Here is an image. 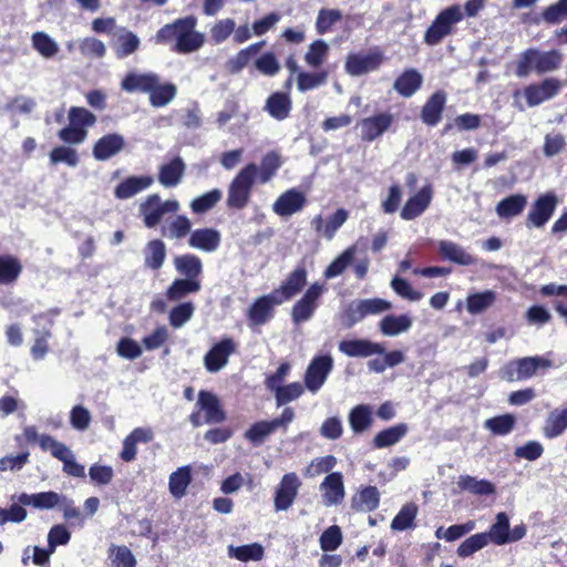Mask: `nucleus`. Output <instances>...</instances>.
Returning <instances> with one entry per match:
<instances>
[{"instance_id":"1","label":"nucleus","mask_w":567,"mask_h":567,"mask_svg":"<svg viewBox=\"0 0 567 567\" xmlns=\"http://www.w3.org/2000/svg\"><path fill=\"white\" fill-rule=\"evenodd\" d=\"M197 19L193 16L175 20L173 23L165 24L156 35V43H172V50L187 54L199 50L205 37L196 31Z\"/></svg>"},{"instance_id":"2","label":"nucleus","mask_w":567,"mask_h":567,"mask_svg":"<svg viewBox=\"0 0 567 567\" xmlns=\"http://www.w3.org/2000/svg\"><path fill=\"white\" fill-rule=\"evenodd\" d=\"M563 62L564 54L559 50L529 48L519 54L515 73L518 78H526L530 73H551L560 69Z\"/></svg>"},{"instance_id":"3","label":"nucleus","mask_w":567,"mask_h":567,"mask_svg":"<svg viewBox=\"0 0 567 567\" xmlns=\"http://www.w3.org/2000/svg\"><path fill=\"white\" fill-rule=\"evenodd\" d=\"M257 176L258 166L255 163H249L239 169L227 188L228 208L240 210L249 204Z\"/></svg>"},{"instance_id":"4","label":"nucleus","mask_w":567,"mask_h":567,"mask_svg":"<svg viewBox=\"0 0 567 567\" xmlns=\"http://www.w3.org/2000/svg\"><path fill=\"white\" fill-rule=\"evenodd\" d=\"M463 18V10L458 4L445 8L426 29L424 42L431 47L437 45L444 38L452 34L455 24L461 22Z\"/></svg>"},{"instance_id":"5","label":"nucleus","mask_w":567,"mask_h":567,"mask_svg":"<svg viewBox=\"0 0 567 567\" xmlns=\"http://www.w3.org/2000/svg\"><path fill=\"white\" fill-rule=\"evenodd\" d=\"M563 89V82L556 78H546L545 80L525 86L523 90L514 92L513 97L518 105V100L524 97L529 107L537 106L546 101L554 99Z\"/></svg>"},{"instance_id":"6","label":"nucleus","mask_w":567,"mask_h":567,"mask_svg":"<svg viewBox=\"0 0 567 567\" xmlns=\"http://www.w3.org/2000/svg\"><path fill=\"white\" fill-rule=\"evenodd\" d=\"M550 367L551 361L546 358L525 357L505 364L499 371V377L507 382L526 380L535 375L538 369H548Z\"/></svg>"},{"instance_id":"7","label":"nucleus","mask_w":567,"mask_h":567,"mask_svg":"<svg viewBox=\"0 0 567 567\" xmlns=\"http://www.w3.org/2000/svg\"><path fill=\"white\" fill-rule=\"evenodd\" d=\"M181 208L176 199L163 202L159 195L152 194L140 204V215L147 228L156 227L163 219L165 214L177 213Z\"/></svg>"},{"instance_id":"8","label":"nucleus","mask_w":567,"mask_h":567,"mask_svg":"<svg viewBox=\"0 0 567 567\" xmlns=\"http://www.w3.org/2000/svg\"><path fill=\"white\" fill-rule=\"evenodd\" d=\"M333 369L331 354H319L312 358L305 372V386L312 394L317 393L326 383Z\"/></svg>"},{"instance_id":"9","label":"nucleus","mask_w":567,"mask_h":567,"mask_svg":"<svg viewBox=\"0 0 567 567\" xmlns=\"http://www.w3.org/2000/svg\"><path fill=\"white\" fill-rule=\"evenodd\" d=\"M295 419V412L291 408H286L281 415L271 421H259L254 423L244 434L245 439L254 445L261 444L267 436L279 427H287Z\"/></svg>"},{"instance_id":"10","label":"nucleus","mask_w":567,"mask_h":567,"mask_svg":"<svg viewBox=\"0 0 567 567\" xmlns=\"http://www.w3.org/2000/svg\"><path fill=\"white\" fill-rule=\"evenodd\" d=\"M326 291L321 284H312L303 296L293 305L291 309V319L293 323L299 324L310 320L318 308L319 299Z\"/></svg>"},{"instance_id":"11","label":"nucleus","mask_w":567,"mask_h":567,"mask_svg":"<svg viewBox=\"0 0 567 567\" xmlns=\"http://www.w3.org/2000/svg\"><path fill=\"white\" fill-rule=\"evenodd\" d=\"M485 534L489 543L502 546L522 539L526 535V527L520 524L511 529L508 516L505 513H498L489 532Z\"/></svg>"},{"instance_id":"12","label":"nucleus","mask_w":567,"mask_h":567,"mask_svg":"<svg viewBox=\"0 0 567 567\" xmlns=\"http://www.w3.org/2000/svg\"><path fill=\"white\" fill-rule=\"evenodd\" d=\"M384 60L383 53L378 49L367 53H352L347 56L344 70L351 76H360L377 71Z\"/></svg>"},{"instance_id":"13","label":"nucleus","mask_w":567,"mask_h":567,"mask_svg":"<svg viewBox=\"0 0 567 567\" xmlns=\"http://www.w3.org/2000/svg\"><path fill=\"white\" fill-rule=\"evenodd\" d=\"M237 350V343L231 338H223L215 343L204 355V367L210 373H216L224 369L229 357Z\"/></svg>"},{"instance_id":"14","label":"nucleus","mask_w":567,"mask_h":567,"mask_svg":"<svg viewBox=\"0 0 567 567\" xmlns=\"http://www.w3.org/2000/svg\"><path fill=\"white\" fill-rule=\"evenodd\" d=\"M558 198L553 193L540 195L532 205L527 214V226L542 228L554 215Z\"/></svg>"},{"instance_id":"15","label":"nucleus","mask_w":567,"mask_h":567,"mask_svg":"<svg viewBox=\"0 0 567 567\" xmlns=\"http://www.w3.org/2000/svg\"><path fill=\"white\" fill-rule=\"evenodd\" d=\"M394 121L391 113H379L373 116L362 118L357 127L360 130L362 141L372 142L386 132Z\"/></svg>"},{"instance_id":"16","label":"nucleus","mask_w":567,"mask_h":567,"mask_svg":"<svg viewBox=\"0 0 567 567\" xmlns=\"http://www.w3.org/2000/svg\"><path fill=\"white\" fill-rule=\"evenodd\" d=\"M307 204L305 193L297 188L284 192L272 204V212L280 217H289L303 209Z\"/></svg>"},{"instance_id":"17","label":"nucleus","mask_w":567,"mask_h":567,"mask_svg":"<svg viewBox=\"0 0 567 567\" xmlns=\"http://www.w3.org/2000/svg\"><path fill=\"white\" fill-rule=\"evenodd\" d=\"M339 351L350 358H368L384 353V347L380 342L368 339H344L338 344Z\"/></svg>"},{"instance_id":"18","label":"nucleus","mask_w":567,"mask_h":567,"mask_svg":"<svg viewBox=\"0 0 567 567\" xmlns=\"http://www.w3.org/2000/svg\"><path fill=\"white\" fill-rule=\"evenodd\" d=\"M187 244L193 249L214 252L221 244V234L218 229L212 227L197 228L192 231Z\"/></svg>"},{"instance_id":"19","label":"nucleus","mask_w":567,"mask_h":567,"mask_svg":"<svg viewBox=\"0 0 567 567\" xmlns=\"http://www.w3.org/2000/svg\"><path fill=\"white\" fill-rule=\"evenodd\" d=\"M278 305H281V302L272 291L256 299L247 311L250 324H265L272 317L274 307Z\"/></svg>"},{"instance_id":"20","label":"nucleus","mask_w":567,"mask_h":567,"mask_svg":"<svg viewBox=\"0 0 567 567\" xmlns=\"http://www.w3.org/2000/svg\"><path fill=\"white\" fill-rule=\"evenodd\" d=\"M307 284V270L305 267H298L292 270L281 282L278 289L272 292L284 303L297 296Z\"/></svg>"},{"instance_id":"21","label":"nucleus","mask_w":567,"mask_h":567,"mask_svg":"<svg viewBox=\"0 0 567 567\" xmlns=\"http://www.w3.org/2000/svg\"><path fill=\"white\" fill-rule=\"evenodd\" d=\"M432 198V186H423L414 196L406 200L400 213L401 218L404 220H412L419 217L430 206Z\"/></svg>"},{"instance_id":"22","label":"nucleus","mask_w":567,"mask_h":567,"mask_svg":"<svg viewBox=\"0 0 567 567\" xmlns=\"http://www.w3.org/2000/svg\"><path fill=\"white\" fill-rule=\"evenodd\" d=\"M196 406L204 412L205 423H221L226 420L219 399L212 392L200 391Z\"/></svg>"},{"instance_id":"23","label":"nucleus","mask_w":567,"mask_h":567,"mask_svg":"<svg viewBox=\"0 0 567 567\" xmlns=\"http://www.w3.org/2000/svg\"><path fill=\"white\" fill-rule=\"evenodd\" d=\"M112 48L118 59H124L135 53L141 44L140 38L126 28H117L113 33Z\"/></svg>"},{"instance_id":"24","label":"nucleus","mask_w":567,"mask_h":567,"mask_svg":"<svg viewBox=\"0 0 567 567\" xmlns=\"http://www.w3.org/2000/svg\"><path fill=\"white\" fill-rule=\"evenodd\" d=\"M186 165L182 157L175 156L158 167V182L164 187L177 186L184 175Z\"/></svg>"},{"instance_id":"25","label":"nucleus","mask_w":567,"mask_h":567,"mask_svg":"<svg viewBox=\"0 0 567 567\" xmlns=\"http://www.w3.org/2000/svg\"><path fill=\"white\" fill-rule=\"evenodd\" d=\"M437 249L440 255L451 262L462 266H472L477 262V258L475 256L452 240H440L437 243Z\"/></svg>"},{"instance_id":"26","label":"nucleus","mask_w":567,"mask_h":567,"mask_svg":"<svg viewBox=\"0 0 567 567\" xmlns=\"http://www.w3.org/2000/svg\"><path fill=\"white\" fill-rule=\"evenodd\" d=\"M157 74L153 72H128L121 82V89L127 93H147L157 83Z\"/></svg>"},{"instance_id":"27","label":"nucleus","mask_w":567,"mask_h":567,"mask_svg":"<svg viewBox=\"0 0 567 567\" xmlns=\"http://www.w3.org/2000/svg\"><path fill=\"white\" fill-rule=\"evenodd\" d=\"M413 326V319L408 313L386 315L378 323L384 337H396L408 332Z\"/></svg>"},{"instance_id":"28","label":"nucleus","mask_w":567,"mask_h":567,"mask_svg":"<svg viewBox=\"0 0 567 567\" xmlns=\"http://www.w3.org/2000/svg\"><path fill=\"white\" fill-rule=\"evenodd\" d=\"M125 145L121 134H107L99 138L93 146V156L97 161H106L120 153Z\"/></svg>"},{"instance_id":"29","label":"nucleus","mask_w":567,"mask_h":567,"mask_svg":"<svg viewBox=\"0 0 567 567\" xmlns=\"http://www.w3.org/2000/svg\"><path fill=\"white\" fill-rule=\"evenodd\" d=\"M446 103V94L443 91L433 93L421 111V118L423 123L429 126H435L442 118V113Z\"/></svg>"},{"instance_id":"30","label":"nucleus","mask_w":567,"mask_h":567,"mask_svg":"<svg viewBox=\"0 0 567 567\" xmlns=\"http://www.w3.org/2000/svg\"><path fill=\"white\" fill-rule=\"evenodd\" d=\"M292 101L289 94L275 92L266 100L264 110L276 121H285L290 116Z\"/></svg>"},{"instance_id":"31","label":"nucleus","mask_w":567,"mask_h":567,"mask_svg":"<svg viewBox=\"0 0 567 567\" xmlns=\"http://www.w3.org/2000/svg\"><path fill=\"white\" fill-rule=\"evenodd\" d=\"M154 179L152 176H131L121 182L114 190V195L118 199H127L152 186Z\"/></svg>"},{"instance_id":"32","label":"nucleus","mask_w":567,"mask_h":567,"mask_svg":"<svg viewBox=\"0 0 567 567\" xmlns=\"http://www.w3.org/2000/svg\"><path fill=\"white\" fill-rule=\"evenodd\" d=\"M176 271L186 279H199L203 274L202 259L194 254H184L173 259Z\"/></svg>"},{"instance_id":"33","label":"nucleus","mask_w":567,"mask_h":567,"mask_svg":"<svg viewBox=\"0 0 567 567\" xmlns=\"http://www.w3.org/2000/svg\"><path fill=\"white\" fill-rule=\"evenodd\" d=\"M192 226L193 224L187 216L175 215L167 219L162 227V235L173 240H181L190 236Z\"/></svg>"},{"instance_id":"34","label":"nucleus","mask_w":567,"mask_h":567,"mask_svg":"<svg viewBox=\"0 0 567 567\" xmlns=\"http://www.w3.org/2000/svg\"><path fill=\"white\" fill-rule=\"evenodd\" d=\"M527 205V197L523 194H514L503 198L495 207L497 216L502 219H511L519 216Z\"/></svg>"},{"instance_id":"35","label":"nucleus","mask_w":567,"mask_h":567,"mask_svg":"<svg viewBox=\"0 0 567 567\" xmlns=\"http://www.w3.org/2000/svg\"><path fill=\"white\" fill-rule=\"evenodd\" d=\"M373 423V408L368 404H359L349 412V424L354 434H361L369 430Z\"/></svg>"},{"instance_id":"36","label":"nucleus","mask_w":567,"mask_h":567,"mask_svg":"<svg viewBox=\"0 0 567 567\" xmlns=\"http://www.w3.org/2000/svg\"><path fill=\"white\" fill-rule=\"evenodd\" d=\"M423 76L415 69L405 70L394 82V90L404 97L412 96L422 85Z\"/></svg>"},{"instance_id":"37","label":"nucleus","mask_w":567,"mask_h":567,"mask_svg":"<svg viewBox=\"0 0 567 567\" xmlns=\"http://www.w3.org/2000/svg\"><path fill=\"white\" fill-rule=\"evenodd\" d=\"M227 554L229 558L243 563L259 561L264 557L265 549L264 546L259 543H252L241 546L229 545L227 547Z\"/></svg>"},{"instance_id":"38","label":"nucleus","mask_w":567,"mask_h":567,"mask_svg":"<svg viewBox=\"0 0 567 567\" xmlns=\"http://www.w3.org/2000/svg\"><path fill=\"white\" fill-rule=\"evenodd\" d=\"M567 430V406L553 410L545 422L543 432L548 439L561 435Z\"/></svg>"},{"instance_id":"39","label":"nucleus","mask_w":567,"mask_h":567,"mask_svg":"<svg viewBox=\"0 0 567 567\" xmlns=\"http://www.w3.org/2000/svg\"><path fill=\"white\" fill-rule=\"evenodd\" d=\"M166 258V246L161 239L150 240L144 248V264L147 268L159 269Z\"/></svg>"},{"instance_id":"40","label":"nucleus","mask_w":567,"mask_h":567,"mask_svg":"<svg viewBox=\"0 0 567 567\" xmlns=\"http://www.w3.org/2000/svg\"><path fill=\"white\" fill-rule=\"evenodd\" d=\"M202 288L199 279H175L166 290V297L171 301H177L189 293L198 292Z\"/></svg>"},{"instance_id":"41","label":"nucleus","mask_w":567,"mask_h":567,"mask_svg":"<svg viewBox=\"0 0 567 567\" xmlns=\"http://www.w3.org/2000/svg\"><path fill=\"white\" fill-rule=\"evenodd\" d=\"M264 44L265 41H260L258 43L250 44L249 47L240 50L235 56L227 61V70L230 73H238L239 71H241L251 62V60L260 51Z\"/></svg>"},{"instance_id":"42","label":"nucleus","mask_w":567,"mask_h":567,"mask_svg":"<svg viewBox=\"0 0 567 567\" xmlns=\"http://www.w3.org/2000/svg\"><path fill=\"white\" fill-rule=\"evenodd\" d=\"M32 48L44 59L54 58L60 47L58 42L43 31L34 32L31 37Z\"/></svg>"},{"instance_id":"43","label":"nucleus","mask_w":567,"mask_h":567,"mask_svg":"<svg viewBox=\"0 0 567 567\" xmlns=\"http://www.w3.org/2000/svg\"><path fill=\"white\" fill-rule=\"evenodd\" d=\"M461 492L475 495H491L495 493L494 485L487 480H477L470 475H461L457 481Z\"/></svg>"},{"instance_id":"44","label":"nucleus","mask_w":567,"mask_h":567,"mask_svg":"<svg viewBox=\"0 0 567 567\" xmlns=\"http://www.w3.org/2000/svg\"><path fill=\"white\" fill-rule=\"evenodd\" d=\"M177 89L172 83H161L157 76V83L148 92L150 103L155 107H163L167 105L176 96Z\"/></svg>"},{"instance_id":"45","label":"nucleus","mask_w":567,"mask_h":567,"mask_svg":"<svg viewBox=\"0 0 567 567\" xmlns=\"http://www.w3.org/2000/svg\"><path fill=\"white\" fill-rule=\"evenodd\" d=\"M408 433V425L404 423L395 424L379 432L373 440L377 449H383L396 444Z\"/></svg>"},{"instance_id":"46","label":"nucleus","mask_w":567,"mask_h":567,"mask_svg":"<svg viewBox=\"0 0 567 567\" xmlns=\"http://www.w3.org/2000/svg\"><path fill=\"white\" fill-rule=\"evenodd\" d=\"M22 271L20 261L13 256L0 257V284L9 285L14 282Z\"/></svg>"},{"instance_id":"47","label":"nucleus","mask_w":567,"mask_h":567,"mask_svg":"<svg viewBox=\"0 0 567 567\" xmlns=\"http://www.w3.org/2000/svg\"><path fill=\"white\" fill-rule=\"evenodd\" d=\"M496 300V295L492 290L470 295L466 299L467 311L477 315L488 309Z\"/></svg>"},{"instance_id":"48","label":"nucleus","mask_w":567,"mask_h":567,"mask_svg":"<svg viewBox=\"0 0 567 567\" xmlns=\"http://www.w3.org/2000/svg\"><path fill=\"white\" fill-rule=\"evenodd\" d=\"M328 79V72L327 71H320V72H298V75L296 78L297 80V87L300 92H307L310 90H315L321 85H323L327 82Z\"/></svg>"},{"instance_id":"49","label":"nucleus","mask_w":567,"mask_h":567,"mask_svg":"<svg viewBox=\"0 0 567 567\" xmlns=\"http://www.w3.org/2000/svg\"><path fill=\"white\" fill-rule=\"evenodd\" d=\"M281 166V159L276 152L267 153L262 159L261 165L258 167V176L260 183H268Z\"/></svg>"},{"instance_id":"50","label":"nucleus","mask_w":567,"mask_h":567,"mask_svg":"<svg viewBox=\"0 0 567 567\" xmlns=\"http://www.w3.org/2000/svg\"><path fill=\"white\" fill-rule=\"evenodd\" d=\"M357 247L351 246L340 254L324 270V277L331 279L340 276L353 260Z\"/></svg>"},{"instance_id":"51","label":"nucleus","mask_w":567,"mask_h":567,"mask_svg":"<svg viewBox=\"0 0 567 567\" xmlns=\"http://www.w3.org/2000/svg\"><path fill=\"white\" fill-rule=\"evenodd\" d=\"M78 48L80 53L89 59H102L106 54L105 44L94 37L80 39L78 41Z\"/></svg>"},{"instance_id":"52","label":"nucleus","mask_w":567,"mask_h":567,"mask_svg":"<svg viewBox=\"0 0 567 567\" xmlns=\"http://www.w3.org/2000/svg\"><path fill=\"white\" fill-rule=\"evenodd\" d=\"M69 125L86 130L96 122V116L85 107L72 106L68 113Z\"/></svg>"},{"instance_id":"53","label":"nucleus","mask_w":567,"mask_h":567,"mask_svg":"<svg viewBox=\"0 0 567 567\" xmlns=\"http://www.w3.org/2000/svg\"><path fill=\"white\" fill-rule=\"evenodd\" d=\"M220 189H212L202 196L194 198L190 203V209L194 214H204L210 210L221 199Z\"/></svg>"},{"instance_id":"54","label":"nucleus","mask_w":567,"mask_h":567,"mask_svg":"<svg viewBox=\"0 0 567 567\" xmlns=\"http://www.w3.org/2000/svg\"><path fill=\"white\" fill-rule=\"evenodd\" d=\"M516 419L512 414H503L495 417L487 419L484 422L485 429L494 435H506L514 429Z\"/></svg>"},{"instance_id":"55","label":"nucleus","mask_w":567,"mask_h":567,"mask_svg":"<svg viewBox=\"0 0 567 567\" xmlns=\"http://www.w3.org/2000/svg\"><path fill=\"white\" fill-rule=\"evenodd\" d=\"M417 514V507L413 503H408L404 505L401 511L396 514L391 523V528L393 530H405L413 526L414 519Z\"/></svg>"},{"instance_id":"56","label":"nucleus","mask_w":567,"mask_h":567,"mask_svg":"<svg viewBox=\"0 0 567 567\" xmlns=\"http://www.w3.org/2000/svg\"><path fill=\"white\" fill-rule=\"evenodd\" d=\"M195 311L193 302H183L174 307L168 316L169 324L173 328H182L187 321L190 320Z\"/></svg>"},{"instance_id":"57","label":"nucleus","mask_w":567,"mask_h":567,"mask_svg":"<svg viewBox=\"0 0 567 567\" xmlns=\"http://www.w3.org/2000/svg\"><path fill=\"white\" fill-rule=\"evenodd\" d=\"M190 483V467L183 466L172 473L169 477V491L174 496H182Z\"/></svg>"},{"instance_id":"58","label":"nucleus","mask_w":567,"mask_h":567,"mask_svg":"<svg viewBox=\"0 0 567 567\" xmlns=\"http://www.w3.org/2000/svg\"><path fill=\"white\" fill-rule=\"evenodd\" d=\"M305 388L306 386L299 382H291L277 389L274 392L277 406H281L300 398L305 391Z\"/></svg>"},{"instance_id":"59","label":"nucleus","mask_w":567,"mask_h":567,"mask_svg":"<svg viewBox=\"0 0 567 567\" xmlns=\"http://www.w3.org/2000/svg\"><path fill=\"white\" fill-rule=\"evenodd\" d=\"M329 47L323 40L312 42L305 54L306 63L311 68L320 66L327 59Z\"/></svg>"},{"instance_id":"60","label":"nucleus","mask_w":567,"mask_h":567,"mask_svg":"<svg viewBox=\"0 0 567 567\" xmlns=\"http://www.w3.org/2000/svg\"><path fill=\"white\" fill-rule=\"evenodd\" d=\"M342 13L338 9H321L316 21V29L319 34L331 30L332 25L341 21Z\"/></svg>"},{"instance_id":"61","label":"nucleus","mask_w":567,"mask_h":567,"mask_svg":"<svg viewBox=\"0 0 567 567\" xmlns=\"http://www.w3.org/2000/svg\"><path fill=\"white\" fill-rule=\"evenodd\" d=\"M488 544L489 540L485 533L472 535L458 546L457 555L460 557H468Z\"/></svg>"},{"instance_id":"62","label":"nucleus","mask_w":567,"mask_h":567,"mask_svg":"<svg viewBox=\"0 0 567 567\" xmlns=\"http://www.w3.org/2000/svg\"><path fill=\"white\" fill-rule=\"evenodd\" d=\"M71 426L80 432L86 431L92 421V414L85 406L78 404L74 405L69 414Z\"/></svg>"},{"instance_id":"63","label":"nucleus","mask_w":567,"mask_h":567,"mask_svg":"<svg viewBox=\"0 0 567 567\" xmlns=\"http://www.w3.org/2000/svg\"><path fill=\"white\" fill-rule=\"evenodd\" d=\"M255 69L266 76H275L280 71V63L272 52H266L254 61Z\"/></svg>"},{"instance_id":"64","label":"nucleus","mask_w":567,"mask_h":567,"mask_svg":"<svg viewBox=\"0 0 567 567\" xmlns=\"http://www.w3.org/2000/svg\"><path fill=\"white\" fill-rule=\"evenodd\" d=\"M110 558L115 567H135L136 559L126 546H113L110 549Z\"/></svg>"}]
</instances>
